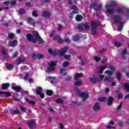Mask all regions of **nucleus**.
Here are the masks:
<instances>
[{"label":"nucleus","mask_w":129,"mask_h":129,"mask_svg":"<svg viewBox=\"0 0 129 129\" xmlns=\"http://www.w3.org/2000/svg\"><path fill=\"white\" fill-rule=\"evenodd\" d=\"M105 81H107L108 82H111L112 81V78L110 76L106 77L104 79Z\"/></svg>","instance_id":"obj_39"},{"label":"nucleus","mask_w":129,"mask_h":129,"mask_svg":"<svg viewBox=\"0 0 129 129\" xmlns=\"http://www.w3.org/2000/svg\"><path fill=\"white\" fill-rule=\"evenodd\" d=\"M3 94L4 97H10L12 96V93L11 92H6V91H0V95Z\"/></svg>","instance_id":"obj_9"},{"label":"nucleus","mask_w":129,"mask_h":129,"mask_svg":"<svg viewBox=\"0 0 129 129\" xmlns=\"http://www.w3.org/2000/svg\"><path fill=\"white\" fill-rule=\"evenodd\" d=\"M113 19L114 20V24H117V23L121 22V18L119 15H114Z\"/></svg>","instance_id":"obj_8"},{"label":"nucleus","mask_w":129,"mask_h":129,"mask_svg":"<svg viewBox=\"0 0 129 129\" xmlns=\"http://www.w3.org/2000/svg\"><path fill=\"white\" fill-rule=\"evenodd\" d=\"M58 27L57 28L58 31H62V30H64V27H63V25L58 24Z\"/></svg>","instance_id":"obj_43"},{"label":"nucleus","mask_w":129,"mask_h":129,"mask_svg":"<svg viewBox=\"0 0 129 129\" xmlns=\"http://www.w3.org/2000/svg\"><path fill=\"white\" fill-rule=\"evenodd\" d=\"M11 4V2L10 1H5L3 2V4L5 5L6 6H9Z\"/></svg>","instance_id":"obj_64"},{"label":"nucleus","mask_w":129,"mask_h":129,"mask_svg":"<svg viewBox=\"0 0 129 129\" xmlns=\"http://www.w3.org/2000/svg\"><path fill=\"white\" fill-rule=\"evenodd\" d=\"M79 58L80 60H81V66H84L85 63H84V61H83V60H82V59L81 58V57L79 56Z\"/></svg>","instance_id":"obj_56"},{"label":"nucleus","mask_w":129,"mask_h":129,"mask_svg":"<svg viewBox=\"0 0 129 129\" xmlns=\"http://www.w3.org/2000/svg\"><path fill=\"white\" fill-rule=\"evenodd\" d=\"M41 15L42 17L46 19H50V17H51V13L46 11H43Z\"/></svg>","instance_id":"obj_10"},{"label":"nucleus","mask_w":129,"mask_h":129,"mask_svg":"<svg viewBox=\"0 0 129 129\" xmlns=\"http://www.w3.org/2000/svg\"><path fill=\"white\" fill-rule=\"evenodd\" d=\"M2 52L3 55H5V56H7V55H8L7 53L8 52V49H7L6 47H4L2 49Z\"/></svg>","instance_id":"obj_36"},{"label":"nucleus","mask_w":129,"mask_h":129,"mask_svg":"<svg viewBox=\"0 0 129 129\" xmlns=\"http://www.w3.org/2000/svg\"><path fill=\"white\" fill-rule=\"evenodd\" d=\"M83 77V74L82 73H77L76 76L74 77L75 80H78V78Z\"/></svg>","instance_id":"obj_22"},{"label":"nucleus","mask_w":129,"mask_h":129,"mask_svg":"<svg viewBox=\"0 0 129 129\" xmlns=\"http://www.w3.org/2000/svg\"><path fill=\"white\" fill-rule=\"evenodd\" d=\"M124 89H125V90H126V91H127V92H129V84L128 83H124L123 85H122Z\"/></svg>","instance_id":"obj_27"},{"label":"nucleus","mask_w":129,"mask_h":129,"mask_svg":"<svg viewBox=\"0 0 129 129\" xmlns=\"http://www.w3.org/2000/svg\"><path fill=\"white\" fill-rule=\"evenodd\" d=\"M11 6H16L17 5V2L16 1H11L10 3Z\"/></svg>","instance_id":"obj_61"},{"label":"nucleus","mask_w":129,"mask_h":129,"mask_svg":"<svg viewBox=\"0 0 129 129\" xmlns=\"http://www.w3.org/2000/svg\"><path fill=\"white\" fill-rule=\"evenodd\" d=\"M8 37L9 39H11L12 40V39H14V37H15V34L11 33L8 34Z\"/></svg>","instance_id":"obj_42"},{"label":"nucleus","mask_w":129,"mask_h":129,"mask_svg":"<svg viewBox=\"0 0 129 129\" xmlns=\"http://www.w3.org/2000/svg\"><path fill=\"white\" fill-rule=\"evenodd\" d=\"M90 81H91V83L93 84H95L96 82H98L99 81V78L97 77H95V78H91L90 79Z\"/></svg>","instance_id":"obj_14"},{"label":"nucleus","mask_w":129,"mask_h":129,"mask_svg":"<svg viewBox=\"0 0 129 129\" xmlns=\"http://www.w3.org/2000/svg\"><path fill=\"white\" fill-rule=\"evenodd\" d=\"M109 69H110V70H111V71L113 72H114L115 70V68H114V66H111V65L109 66Z\"/></svg>","instance_id":"obj_45"},{"label":"nucleus","mask_w":129,"mask_h":129,"mask_svg":"<svg viewBox=\"0 0 129 129\" xmlns=\"http://www.w3.org/2000/svg\"><path fill=\"white\" fill-rule=\"evenodd\" d=\"M126 18L129 19V9L128 8L126 9Z\"/></svg>","instance_id":"obj_63"},{"label":"nucleus","mask_w":129,"mask_h":129,"mask_svg":"<svg viewBox=\"0 0 129 129\" xmlns=\"http://www.w3.org/2000/svg\"><path fill=\"white\" fill-rule=\"evenodd\" d=\"M83 26H84V28L86 31H88V30L90 29V26H89L88 22L85 23L83 24Z\"/></svg>","instance_id":"obj_21"},{"label":"nucleus","mask_w":129,"mask_h":129,"mask_svg":"<svg viewBox=\"0 0 129 129\" xmlns=\"http://www.w3.org/2000/svg\"><path fill=\"white\" fill-rule=\"evenodd\" d=\"M11 89L14 90V91H16V92H21L22 88L20 86H18L17 84L14 83L12 84Z\"/></svg>","instance_id":"obj_6"},{"label":"nucleus","mask_w":129,"mask_h":129,"mask_svg":"<svg viewBox=\"0 0 129 129\" xmlns=\"http://www.w3.org/2000/svg\"><path fill=\"white\" fill-rule=\"evenodd\" d=\"M70 65V62L65 61L63 63H62V66L64 68H66V67L69 66Z\"/></svg>","instance_id":"obj_38"},{"label":"nucleus","mask_w":129,"mask_h":129,"mask_svg":"<svg viewBox=\"0 0 129 129\" xmlns=\"http://www.w3.org/2000/svg\"><path fill=\"white\" fill-rule=\"evenodd\" d=\"M55 102H56V103H58L59 104H63L64 103V100L60 98H58L55 100Z\"/></svg>","instance_id":"obj_26"},{"label":"nucleus","mask_w":129,"mask_h":129,"mask_svg":"<svg viewBox=\"0 0 129 129\" xmlns=\"http://www.w3.org/2000/svg\"><path fill=\"white\" fill-rule=\"evenodd\" d=\"M58 43L59 44H62V43H64V40H63V39H62V38L60 37L59 38V39L58 40Z\"/></svg>","instance_id":"obj_57"},{"label":"nucleus","mask_w":129,"mask_h":129,"mask_svg":"<svg viewBox=\"0 0 129 129\" xmlns=\"http://www.w3.org/2000/svg\"><path fill=\"white\" fill-rule=\"evenodd\" d=\"M64 58L66 59H68V60H71V55L70 54H66L64 55Z\"/></svg>","instance_id":"obj_47"},{"label":"nucleus","mask_w":129,"mask_h":129,"mask_svg":"<svg viewBox=\"0 0 129 129\" xmlns=\"http://www.w3.org/2000/svg\"><path fill=\"white\" fill-rule=\"evenodd\" d=\"M99 103H96L93 107V109L94 111H98L100 109V106L98 105Z\"/></svg>","instance_id":"obj_15"},{"label":"nucleus","mask_w":129,"mask_h":129,"mask_svg":"<svg viewBox=\"0 0 129 129\" xmlns=\"http://www.w3.org/2000/svg\"><path fill=\"white\" fill-rule=\"evenodd\" d=\"M82 82L81 81H77L75 82V85L77 86H79V85H81Z\"/></svg>","instance_id":"obj_46"},{"label":"nucleus","mask_w":129,"mask_h":129,"mask_svg":"<svg viewBox=\"0 0 129 129\" xmlns=\"http://www.w3.org/2000/svg\"><path fill=\"white\" fill-rule=\"evenodd\" d=\"M65 71H66V69H60L59 71V74H63V72H65Z\"/></svg>","instance_id":"obj_53"},{"label":"nucleus","mask_w":129,"mask_h":129,"mask_svg":"<svg viewBox=\"0 0 129 129\" xmlns=\"http://www.w3.org/2000/svg\"><path fill=\"white\" fill-rule=\"evenodd\" d=\"M55 69V67L49 66L47 68V72H52V71H54Z\"/></svg>","instance_id":"obj_33"},{"label":"nucleus","mask_w":129,"mask_h":129,"mask_svg":"<svg viewBox=\"0 0 129 129\" xmlns=\"http://www.w3.org/2000/svg\"><path fill=\"white\" fill-rule=\"evenodd\" d=\"M84 26L83 25V24H79L78 26V29L80 30V31H83Z\"/></svg>","instance_id":"obj_41"},{"label":"nucleus","mask_w":129,"mask_h":129,"mask_svg":"<svg viewBox=\"0 0 129 129\" xmlns=\"http://www.w3.org/2000/svg\"><path fill=\"white\" fill-rule=\"evenodd\" d=\"M124 25V22H119V25L118 26V32H121L122 28H123V25Z\"/></svg>","instance_id":"obj_18"},{"label":"nucleus","mask_w":129,"mask_h":129,"mask_svg":"<svg viewBox=\"0 0 129 129\" xmlns=\"http://www.w3.org/2000/svg\"><path fill=\"white\" fill-rule=\"evenodd\" d=\"M117 6V3L116 1L112 0L110 2L109 5H106L105 8H106V12L109 15H111L114 13V8Z\"/></svg>","instance_id":"obj_3"},{"label":"nucleus","mask_w":129,"mask_h":129,"mask_svg":"<svg viewBox=\"0 0 129 129\" xmlns=\"http://www.w3.org/2000/svg\"><path fill=\"white\" fill-rule=\"evenodd\" d=\"M115 47H117V48H119V47L121 46V43L118 41H115L114 42Z\"/></svg>","instance_id":"obj_40"},{"label":"nucleus","mask_w":129,"mask_h":129,"mask_svg":"<svg viewBox=\"0 0 129 129\" xmlns=\"http://www.w3.org/2000/svg\"><path fill=\"white\" fill-rule=\"evenodd\" d=\"M25 61H26L25 58H23L21 59V57L18 58L17 59L18 63H17V65H20V64H22V63H23V62H25Z\"/></svg>","instance_id":"obj_25"},{"label":"nucleus","mask_w":129,"mask_h":129,"mask_svg":"<svg viewBox=\"0 0 129 129\" xmlns=\"http://www.w3.org/2000/svg\"><path fill=\"white\" fill-rule=\"evenodd\" d=\"M26 6H27V7H29V8H31V7H32V4L30 2H27L26 3Z\"/></svg>","instance_id":"obj_59"},{"label":"nucleus","mask_w":129,"mask_h":129,"mask_svg":"<svg viewBox=\"0 0 129 129\" xmlns=\"http://www.w3.org/2000/svg\"><path fill=\"white\" fill-rule=\"evenodd\" d=\"M123 95H122V93H118V99H121L122 98Z\"/></svg>","instance_id":"obj_51"},{"label":"nucleus","mask_w":129,"mask_h":129,"mask_svg":"<svg viewBox=\"0 0 129 129\" xmlns=\"http://www.w3.org/2000/svg\"><path fill=\"white\" fill-rule=\"evenodd\" d=\"M43 90V89L41 87H39L36 89V94H40L42 93V91Z\"/></svg>","instance_id":"obj_34"},{"label":"nucleus","mask_w":129,"mask_h":129,"mask_svg":"<svg viewBox=\"0 0 129 129\" xmlns=\"http://www.w3.org/2000/svg\"><path fill=\"white\" fill-rule=\"evenodd\" d=\"M75 93L76 94H78V95H79L82 98H83L82 101L84 102L89 97V94L88 93L85 94L84 92H80V91H79V89L77 88H75Z\"/></svg>","instance_id":"obj_4"},{"label":"nucleus","mask_w":129,"mask_h":129,"mask_svg":"<svg viewBox=\"0 0 129 129\" xmlns=\"http://www.w3.org/2000/svg\"><path fill=\"white\" fill-rule=\"evenodd\" d=\"M6 68L8 70H9V71H11V70H13V69H14V66H13L12 64H7L6 66Z\"/></svg>","instance_id":"obj_29"},{"label":"nucleus","mask_w":129,"mask_h":129,"mask_svg":"<svg viewBox=\"0 0 129 129\" xmlns=\"http://www.w3.org/2000/svg\"><path fill=\"white\" fill-rule=\"evenodd\" d=\"M32 15L33 17H35V18H38V17H39V15L38 14V13H37V11L36 10H34L32 12Z\"/></svg>","instance_id":"obj_37"},{"label":"nucleus","mask_w":129,"mask_h":129,"mask_svg":"<svg viewBox=\"0 0 129 129\" xmlns=\"http://www.w3.org/2000/svg\"><path fill=\"white\" fill-rule=\"evenodd\" d=\"M108 102H107V104L108 106H110L112 105V103H113V100H114V98L113 97L110 96L108 98Z\"/></svg>","instance_id":"obj_12"},{"label":"nucleus","mask_w":129,"mask_h":129,"mask_svg":"<svg viewBox=\"0 0 129 129\" xmlns=\"http://www.w3.org/2000/svg\"><path fill=\"white\" fill-rule=\"evenodd\" d=\"M8 45L11 47H16L18 45V40H14L13 41H9L8 42Z\"/></svg>","instance_id":"obj_11"},{"label":"nucleus","mask_w":129,"mask_h":129,"mask_svg":"<svg viewBox=\"0 0 129 129\" xmlns=\"http://www.w3.org/2000/svg\"><path fill=\"white\" fill-rule=\"evenodd\" d=\"M118 125H119V126H123V122H122V121L119 120L118 121Z\"/></svg>","instance_id":"obj_49"},{"label":"nucleus","mask_w":129,"mask_h":129,"mask_svg":"<svg viewBox=\"0 0 129 129\" xmlns=\"http://www.w3.org/2000/svg\"><path fill=\"white\" fill-rule=\"evenodd\" d=\"M11 86V84L10 83H6L2 84V86L1 87L2 90H7Z\"/></svg>","instance_id":"obj_13"},{"label":"nucleus","mask_w":129,"mask_h":129,"mask_svg":"<svg viewBox=\"0 0 129 129\" xmlns=\"http://www.w3.org/2000/svg\"><path fill=\"white\" fill-rule=\"evenodd\" d=\"M106 69V66H101L99 71V74H103V71Z\"/></svg>","instance_id":"obj_28"},{"label":"nucleus","mask_w":129,"mask_h":129,"mask_svg":"<svg viewBox=\"0 0 129 129\" xmlns=\"http://www.w3.org/2000/svg\"><path fill=\"white\" fill-rule=\"evenodd\" d=\"M97 4L96 3H93L92 4H91L90 5V9H93V10H94L96 12L97 11Z\"/></svg>","instance_id":"obj_23"},{"label":"nucleus","mask_w":129,"mask_h":129,"mask_svg":"<svg viewBox=\"0 0 129 129\" xmlns=\"http://www.w3.org/2000/svg\"><path fill=\"white\" fill-rule=\"evenodd\" d=\"M47 65H49V66H51L52 67H55L57 65V62H55L53 61L50 62V63H48Z\"/></svg>","instance_id":"obj_35"},{"label":"nucleus","mask_w":129,"mask_h":129,"mask_svg":"<svg viewBox=\"0 0 129 129\" xmlns=\"http://www.w3.org/2000/svg\"><path fill=\"white\" fill-rule=\"evenodd\" d=\"M116 78L119 81H120V79H121V74L117 72L116 75Z\"/></svg>","instance_id":"obj_44"},{"label":"nucleus","mask_w":129,"mask_h":129,"mask_svg":"<svg viewBox=\"0 0 129 129\" xmlns=\"http://www.w3.org/2000/svg\"><path fill=\"white\" fill-rule=\"evenodd\" d=\"M26 13V10L24 9H20L19 10V14L20 15H23V14H25Z\"/></svg>","instance_id":"obj_50"},{"label":"nucleus","mask_w":129,"mask_h":129,"mask_svg":"<svg viewBox=\"0 0 129 129\" xmlns=\"http://www.w3.org/2000/svg\"><path fill=\"white\" fill-rule=\"evenodd\" d=\"M72 14L74 15V14H79V11H78V9H76L72 12Z\"/></svg>","instance_id":"obj_62"},{"label":"nucleus","mask_w":129,"mask_h":129,"mask_svg":"<svg viewBox=\"0 0 129 129\" xmlns=\"http://www.w3.org/2000/svg\"><path fill=\"white\" fill-rule=\"evenodd\" d=\"M46 93L48 96H52L53 95V91L52 90H47Z\"/></svg>","instance_id":"obj_30"},{"label":"nucleus","mask_w":129,"mask_h":129,"mask_svg":"<svg viewBox=\"0 0 129 129\" xmlns=\"http://www.w3.org/2000/svg\"><path fill=\"white\" fill-rule=\"evenodd\" d=\"M75 19L77 22H81L83 20V17L81 15H77Z\"/></svg>","instance_id":"obj_20"},{"label":"nucleus","mask_w":129,"mask_h":129,"mask_svg":"<svg viewBox=\"0 0 129 129\" xmlns=\"http://www.w3.org/2000/svg\"><path fill=\"white\" fill-rule=\"evenodd\" d=\"M95 60L96 62H99V61H100V60H101V58H100V57L95 56Z\"/></svg>","instance_id":"obj_48"},{"label":"nucleus","mask_w":129,"mask_h":129,"mask_svg":"<svg viewBox=\"0 0 129 129\" xmlns=\"http://www.w3.org/2000/svg\"><path fill=\"white\" fill-rule=\"evenodd\" d=\"M91 28L92 29V35H96L97 34V31H96V28H97V25H96V22L92 21L91 23Z\"/></svg>","instance_id":"obj_5"},{"label":"nucleus","mask_w":129,"mask_h":129,"mask_svg":"<svg viewBox=\"0 0 129 129\" xmlns=\"http://www.w3.org/2000/svg\"><path fill=\"white\" fill-rule=\"evenodd\" d=\"M79 39H80V37H79V35H74L73 36V40L75 42H77V41H79Z\"/></svg>","instance_id":"obj_31"},{"label":"nucleus","mask_w":129,"mask_h":129,"mask_svg":"<svg viewBox=\"0 0 129 129\" xmlns=\"http://www.w3.org/2000/svg\"><path fill=\"white\" fill-rule=\"evenodd\" d=\"M125 54H127V50L126 48H124L122 52V55H125Z\"/></svg>","instance_id":"obj_58"},{"label":"nucleus","mask_w":129,"mask_h":129,"mask_svg":"<svg viewBox=\"0 0 129 129\" xmlns=\"http://www.w3.org/2000/svg\"><path fill=\"white\" fill-rule=\"evenodd\" d=\"M107 101V98L105 97H101L99 98L98 101L100 102H105V101Z\"/></svg>","instance_id":"obj_24"},{"label":"nucleus","mask_w":129,"mask_h":129,"mask_svg":"<svg viewBox=\"0 0 129 129\" xmlns=\"http://www.w3.org/2000/svg\"><path fill=\"white\" fill-rule=\"evenodd\" d=\"M18 54H19L18 51H16L15 52H14V53L12 55V58H16V57H17L18 56Z\"/></svg>","instance_id":"obj_60"},{"label":"nucleus","mask_w":129,"mask_h":129,"mask_svg":"<svg viewBox=\"0 0 129 129\" xmlns=\"http://www.w3.org/2000/svg\"><path fill=\"white\" fill-rule=\"evenodd\" d=\"M32 58L33 59H36V58H38V59H42V58H44V55L42 54H39L38 55L33 54L32 55Z\"/></svg>","instance_id":"obj_16"},{"label":"nucleus","mask_w":129,"mask_h":129,"mask_svg":"<svg viewBox=\"0 0 129 129\" xmlns=\"http://www.w3.org/2000/svg\"><path fill=\"white\" fill-rule=\"evenodd\" d=\"M13 113H15V114H18L19 113H21V111L18 110V109L16 108L15 110H13Z\"/></svg>","instance_id":"obj_54"},{"label":"nucleus","mask_w":129,"mask_h":129,"mask_svg":"<svg viewBox=\"0 0 129 129\" xmlns=\"http://www.w3.org/2000/svg\"><path fill=\"white\" fill-rule=\"evenodd\" d=\"M35 124H36V120L34 119L29 120L27 122V125L28 127H30V129L34 128V127H35Z\"/></svg>","instance_id":"obj_7"},{"label":"nucleus","mask_w":129,"mask_h":129,"mask_svg":"<svg viewBox=\"0 0 129 129\" xmlns=\"http://www.w3.org/2000/svg\"><path fill=\"white\" fill-rule=\"evenodd\" d=\"M68 49H69L68 46H66L62 49L59 51H57L56 50H53L52 49L50 48L48 49V53L50 54V55H52V56H57V55H60V56H64V55L67 53Z\"/></svg>","instance_id":"obj_2"},{"label":"nucleus","mask_w":129,"mask_h":129,"mask_svg":"<svg viewBox=\"0 0 129 129\" xmlns=\"http://www.w3.org/2000/svg\"><path fill=\"white\" fill-rule=\"evenodd\" d=\"M101 9H102V5L100 4L98 5L97 8V11H99V12H100L101 11Z\"/></svg>","instance_id":"obj_52"},{"label":"nucleus","mask_w":129,"mask_h":129,"mask_svg":"<svg viewBox=\"0 0 129 129\" xmlns=\"http://www.w3.org/2000/svg\"><path fill=\"white\" fill-rule=\"evenodd\" d=\"M117 14H123L124 13V9L121 7H118L116 10Z\"/></svg>","instance_id":"obj_17"},{"label":"nucleus","mask_w":129,"mask_h":129,"mask_svg":"<svg viewBox=\"0 0 129 129\" xmlns=\"http://www.w3.org/2000/svg\"><path fill=\"white\" fill-rule=\"evenodd\" d=\"M33 34L34 35L30 33H28L26 35V39L28 41L32 42V43H36V42H38L39 44H43V43H44V40L41 38L38 31H34ZM34 36L35 37V39L34 37Z\"/></svg>","instance_id":"obj_1"},{"label":"nucleus","mask_w":129,"mask_h":129,"mask_svg":"<svg viewBox=\"0 0 129 129\" xmlns=\"http://www.w3.org/2000/svg\"><path fill=\"white\" fill-rule=\"evenodd\" d=\"M113 72L112 71L106 70L104 73L105 74H108L109 76H113Z\"/></svg>","instance_id":"obj_32"},{"label":"nucleus","mask_w":129,"mask_h":129,"mask_svg":"<svg viewBox=\"0 0 129 129\" xmlns=\"http://www.w3.org/2000/svg\"><path fill=\"white\" fill-rule=\"evenodd\" d=\"M121 106H122V103L120 102L119 106L117 108V110H120V109H121Z\"/></svg>","instance_id":"obj_55"},{"label":"nucleus","mask_w":129,"mask_h":129,"mask_svg":"<svg viewBox=\"0 0 129 129\" xmlns=\"http://www.w3.org/2000/svg\"><path fill=\"white\" fill-rule=\"evenodd\" d=\"M27 21L28 22L29 24H30V25H31V26H33V27H35L36 26V23H31V22H34V20L33 19V18L29 17L27 19Z\"/></svg>","instance_id":"obj_19"}]
</instances>
